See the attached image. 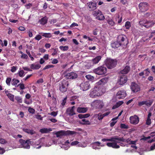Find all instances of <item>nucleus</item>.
<instances>
[{"instance_id": "obj_43", "label": "nucleus", "mask_w": 155, "mask_h": 155, "mask_svg": "<svg viewBox=\"0 0 155 155\" xmlns=\"http://www.w3.org/2000/svg\"><path fill=\"white\" fill-rule=\"evenodd\" d=\"M53 52L52 53V56H54L56 55L58 51V48H53Z\"/></svg>"}, {"instance_id": "obj_45", "label": "nucleus", "mask_w": 155, "mask_h": 155, "mask_svg": "<svg viewBox=\"0 0 155 155\" xmlns=\"http://www.w3.org/2000/svg\"><path fill=\"white\" fill-rule=\"evenodd\" d=\"M11 81V78L8 77L7 78L6 80V83L7 85L8 86H10V82Z\"/></svg>"}, {"instance_id": "obj_28", "label": "nucleus", "mask_w": 155, "mask_h": 155, "mask_svg": "<svg viewBox=\"0 0 155 155\" xmlns=\"http://www.w3.org/2000/svg\"><path fill=\"white\" fill-rule=\"evenodd\" d=\"M23 130L28 134H30L31 135H33L36 133V132L35 131H34L32 130H30L27 128H23Z\"/></svg>"}, {"instance_id": "obj_14", "label": "nucleus", "mask_w": 155, "mask_h": 155, "mask_svg": "<svg viewBox=\"0 0 155 155\" xmlns=\"http://www.w3.org/2000/svg\"><path fill=\"white\" fill-rule=\"evenodd\" d=\"M80 88L83 91H87L91 87L90 84L88 81L82 83L80 85Z\"/></svg>"}, {"instance_id": "obj_23", "label": "nucleus", "mask_w": 155, "mask_h": 155, "mask_svg": "<svg viewBox=\"0 0 155 155\" xmlns=\"http://www.w3.org/2000/svg\"><path fill=\"white\" fill-rule=\"evenodd\" d=\"M130 69V67L128 66H126L124 69L120 71V73L123 74H127L129 71Z\"/></svg>"}, {"instance_id": "obj_12", "label": "nucleus", "mask_w": 155, "mask_h": 155, "mask_svg": "<svg viewBox=\"0 0 155 155\" xmlns=\"http://www.w3.org/2000/svg\"><path fill=\"white\" fill-rule=\"evenodd\" d=\"M129 120L130 123L136 125L139 122V117L136 115L130 116V117Z\"/></svg>"}, {"instance_id": "obj_42", "label": "nucleus", "mask_w": 155, "mask_h": 155, "mask_svg": "<svg viewBox=\"0 0 155 155\" xmlns=\"http://www.w3.org/2000/svg\"><path fill=\"white\" fill-rule=\"evenodd\" d=\"M125 26L126 29H129L131 26L130 23L129 21H127L126 22Z\"/></svg>"}, {"instance_id": "obj_9", "label": "nucleus", "mask_w": 155, "mask_h": 155, "mask_svg": "<svg viewBox=\"0 0 155 155\" xmlns=\"http://www.w3.org/2000/svg\"><path fill=\"white\" fill-rule=\"evenodd\" d=\"M138 7L142 12H145L149 9V5L148 3L147 2H140L139 4Z\"/></svg>"}, {"instance_id": "obj_26", "label": "nucleus", "mask_w": 155, "mask_h": 155, "mask_svg": "<svg viewBox=\"0 0 155 155\" xmlns=\"http://www.w3.org/2000/svg\"><path fill=\"white\" fill-rule=\"evenodd\" d=\"M102 57L101 56L99 55L96 57L95 58L93 59L92 61L93 64H97L99 61L101 59Z\"/></svg>"}, {"instance_id": "obj_46", "label": "nucleus", "mask_w": 155, "mask_h": 155, "mask_svg": "<svg viewBox=\"0 0 155 155\" xmlns=\"http://www.w3.org/2000/svg\"><path fill=\"white\" fill-rule=\"evenodd\" d=\"M19 86L20 89L21 90H24L25 89L24 84L23 83H20L17 86V87Z\"/></svg>"}, {"instance_id": "obj_31", "label": "nucleus", "mask_w": 155, "mask_h": 155, "mask_svg": "<svg viewBox=\"0 0 155 155\" xmlns=\"http://www.w3.org/2000/svg\"><path fill=\"white\" fill-rule=\"evenodd\" d=\"M47 21V19L46 17H44L41 18L39 21L40 23L42 25L45 24Z\"/></svg>"}, {"instance_id": "obj_10", "label": "nucleus", "mask_w": 155, "mask_h": 155, "mask_svg": "<svg viewBox=\"0 0 155 155\" xmlns=\"http://www.w3.org/2000/svg\"><path fill=\"white\" fill-rule=\"evenodd\" d=\"M19 142L21 144V145L22 147L27 149H29L30 148V146L29 145V143L31 142L29 140H28L25 141L22 139H20L19 141Z\"/></svg>"}, {"instance_id": "obj_30", "label": "nucleus", "mask_w": 155, "mask_h": 155, "mask_svg": "<svg viewBox=\"0 0 155 155\" xmlns=\"http://www.w3.org/2000/svg\"><path fill=\"white\" fill-rule=\"evenodd\" d=\"M51 130H52L51 128L48 129L47 128H44L40 129L39 131L41 133L46 134L49 133Z\"/></svg>"}, {"instance_id": "obj_4", "label": "nucleus", "mask_w": 155, "mask_h": 155, "mask_svg": "<svg viewBox=\"0 0 155 155\" xmlns=\"http://www.w3.org/2000/svg\"><path fill=\"white\" fill-rule=\"evenodd\" d=\"M117 40L121 44V46L123 48L126 47L128 41L126 36L123 35H120L117 37Z\"/></svg>"}, {"instance_id": "obj_5", "label": "nucleus", "mask_w": 155, "mask_h": 155, "mask_svg": "<svg viewBox=\"0 0 155 155\" xmlns=\"http://www.w3.org/2000/svg\"><path fill=\"white\" fill-rule=\"evenodd\" d=\"M76 132L70 130L65 131L62 130L56 132V135L57 137H61L63 136H67L76 134Z\"/></svg>"}, {"instance_id": "obj_20", "label": "nucleus", "mask_w": 155, "mask_h": 155, "mask_svg": "<svg viewBox=\"0 0 155 155\" xmlns=\"http://www.w3.org/2000/svg\"><path fill=\"white\" fill-rule=\"evenodd\" d=\"M88 5V7L89 10L90 11H94L96 8V4L92 2H90L87 3Z\"/></svg>"}, {"instance_id": "obj_7", "label": "nucleus", "mask_w": 155, "mask_h": 155, "mask_svg": "<svg viewBox=\"0 0 155 155\" xmlns=\"http://www.w3.org/2000/svg\"><path fill=\"white\" fill-rule=\"evenodd\" d=\"M91 105L96 109H101L104 107V103L102 101L96 100L91 103Z\"/></svg>"}, {"instance_id": "obj_18", "label": "nucleus", "mask_w": 155, "mask_h": 155, "mask_svg": "<svg viewBox=\"0 0 155 155\" xmlns=\"http://www.w3.org/2000/svg\"><path fill=\"white\" fill-rule=\"evenodd\" d=\"M127 96L126 92L124 90L119 91L117 94L116 96L119 99H124Z\"/></svg>"}, {"instance_id": "obj_56", "label": "nucleus", "mask_w": 155, "mask_h": 155, "mask_svg": "<svg viewBox=\"0 0 155 155\" xmlns=\"http://www.w3.org/2000/svg\"><path fill=\"white\" fill-rule=\"evenodd\" d=\"M79 142H78V141L77 140H75L74 141L72 142L71 143V145L72 146H75L77 144H78V143H79Z\"/></svg>"}, {"instance_id": "obj_38", "label": "nucleus", "mask_w": 155, "mask_h": 155, "mask_svg": "<svg viewBox=\"0 0 155 155\" xmlns=\"http://www.w3.org/2000/svg\"><path fill=\"white\" fill-rule=\"evenodd\" d=\"M68 46H61L59 47V48L62 51H65L68 49Z\"/></svg>"}, {"instance_id": "obj_54", "label": "nucleus", "mask_w": 155, "mask_h": 155, "mask_svg": "<svg viewBox=\"0 0 155 155\" xmlns=\"http://www.w3.org/2000/svg\"><path fill=\"white\" fill-rule=\"evenodd\" d=\"M42 38V37L41 35H37L36 36L35 38V39L38 41L40 40Z\"/></svg>"}, {"instance_id": "obj_61", "label": "nucleus", "mask_w": 155, "mask_h": 155, "mask_svg": "<svg viewBox=\"0 0 155 155\" xmlns=\"http://www.w3.org/2000/svg\"><path fill=\"white\" fill-rule=\"evenodd\" d=\"M66 99L67 98H65L62 101L61 103V104L62 106H64L65 105L66 102Z\"/></svg>"}, {"instance_id": "obj_24", "label": "nucleus", "mask_w": 155, "mask_h": 155, "mask_svg": "<svg viewBox=\"0 0 155 155\" xmlns=\"http://www.w3.org/2000/svg\"><path fill=\"white\" fill-rule=\"evenodd\" d=\"M66 113L67 115L69 116H72L76 114L74 111L69 107L67 109Z\"/></svg>"}, {"instance_id": "obj_34", "label": "nucleus", "mask_w": 155, "mask_h": 155, "mask_svg": "<svg viewBox=\"0 0 155 155\" xmlns=\"http://www.w3.org/2000/svg\"><path fill=\"white\" fill-rule=\"evenodd\" d=\"M41 35L45 38H49L52 37L51 34L50 33H41Z\"/></svg>"}, {"instance_id": "obj_36", "label": "nucleus", "mask_w": 155, "mask_h": 155, "mask_svg": "<svg viewBox=\"0 0 155 155\" xmlns=\"http://www.w3.org/2000/svg\"><path fill=\"white\" fill-rule=\"evenodd\" d=\"M122 21V17H120L119 15H117L115 18V21H117L118 23L120 24Z\"/></svg>"}, {"instance_id": "obj_41", "label": "nucleus", "mask_w": 155, "mask_h": 155, "mask_svg": "<svg viewBox=\"0 0 155 155\" xmlns=\"http://www.w3.org/2000/svg\"><path fill=\"white\" fill-rule=\"evenodd\" d=\"M15 100L17 102L19 103H22V99L21 97L19 96H16L15 97Z\"/></svg>"}, {"instance_id": "obj_64", "label": "nucleus", "mask_w": 155, "mask_h": 155, "mask_svg": "<svg viewBox=\"0 0 155 155\" xmlns=\"http://www.w3.org/2000/svg\"><path fill=\"white\" fill-rule=\"evenodd\" d=\"M117 121H113L111 122L110 124V126L111 127H113L115 124L117 123Z\"/></svg>"}, {"instance_id": "obj_57", "label": "nucleus", "mask_w": 155, "mask_h": 155, "mask_svg": "<svg viewBox=\"0 0 155 155\" xmlns=\"http://www.w3.org/2000/svg\"><path fill=\"white\" fill-rule=\"evenodd\" d=\"M57 114L58 113L57 112L53 111L50 114L54 117H55L57 115Z\"/></svg>"}, {"instance_id": "obj_47", "label": "nucleus", "mask_w": 155, "mask_h": 155, "mask_svg": "<svg viewBox=\"0 0 155 155\" xmlns=\"http://www.w3.org/2000/svg\"><path fill=\"white\" fill-rule=\"evenodd\" d=\"M85 77L87 79L90 80H92L94 79V77L93 76L89 74L86 75L85 76Z\"/></svg>"}, {"instance_id": "obj_13", "label": "nucleus", "mask_w": 155, "mask_h": 155, "mask_svg": "<svg viewBox=\"0 0 155 155\" xmlns=\"http://www.w3.org/2000/svg\"><path fill=\"white\" fill-rule=\"evenodd\" d=\"M94 15L97 16L96 18L99 20H103L105 18V17L101 12L99 10H96L94 12Z\"/></svg>"}, {"instance_id": "obj_51", "label": "nucleus", "mask_w": 155, "mask_h": 155, "mask_svg": "<svg viewBox=\"0 0 155 155\" xmlns=\"http://www.w3.org/2000/svg\"><path fill=\"white\" fill-rule=\"evenodd\" d=\"M28 111L31 113L33 114L35 112V110L31 107H29L28 109Z\"/></svg>"}, {"instance_id": "obj_53", "label": "nucleus", "mask_w": 155, "mask_h": 155, "mask_svg": "<svg viewBox=\"0 0 155 155\" xmlns=\"http://www.w3.org/2000/svg\"><path fill=\"white\" fill-rule=\"evenodd\" d=\"M120 138H122L123 140H124V141H121L122 142H126L127 143H128L129 144V143L131 141L130 139L129 138H128L127 140H125L123 137H120Z\"/></svg>"}, {"instance_id": "obj_29", "label": "nucleus", "mask_w": 155, "mask_h": 155, "mask_svg": "<svg viewBox=\"0 0 155 155\" xmlns=\"http://www.w3.org/2000/svg\"><path fill=\"white\" fill-rule=\"evenodd\" d=\"M41 66L39 64H37L35 65L34 64H32L30 65V68L31 69L35 70H37L40 68L41 67Z\"/></svg>"}, {"instance_id": "obj_32", "label": "nucleus", "mask_w": 155, "mask_h": 155, "mask_svg": "<svg viewBox=\"0 0 155 155\" xmlns=\"http://www.w3.org/2000/svg\"><path fill=\"white\" fill-rule=\"evenodd\" d=\"M90 116L89 114H79L78 115V117L80 119H82L83 118H87Z\"/></svg>"}, {"instance_id": "obj_63", "label": "nucleus", "mask_w": 155, "mask_h": 155, "mask_svg": "<svg viewBox=\"0 0 155 155\" xmlns=\"http://www.w3.org/2000/svg\"><path fill=\"white\" fill-rule=\"evenodd\" d=\"M58 61L56 59H54L52 61V62H51L52 64H57V63H58Z\"/></svg>"}, {"instance_id": "obj_49", "label": "nucleus", "mask_w": 155, "mask_h": 155, "mask_svg": "<svg viewBox=\"0 0 155 155\" xmlns=\"http://www.w3.org/2000/svg\"><path fill=\"white\" fill-rule=\"evenodd\" d=\"M97 119L99 120H102L104 117L103 114H97Z\"/></svg>"}, {"instance_id": "obj_52", "label": "nucleus", "mask_w": 155, "mask_h": 155, "mask_svg": "<svg viewBox=\"0 0 155 155\" xmlns=\"http://www.w3.org/2000/svg\"><path fill=\"white\" fill-rule=\"evenodd\" d=\"M54 66L53 65H47L46 66L43 68V70H45L54 67Z\"/></svg>"}, {"instance_id": "obj_44", "label": "nucleus", "mask_w": 155, "mask_h": 155, "mask_svg": "<svg viewBox=\"0 0 155 155\" xmlns=\"http://www.w3.org/2000/svg\"><path fill=\"white\" fill-rule=\"evenodd\" d=\"M120 127L122 129H127L129 127L127 125H126L124 124H121L120 125Z\"/></svg>"}, {"instance_id": "obj_6", "label": "nucleus", "mask_w": 155, "mask_h": 155, "mask_svg": "<svg viewBox=\"0 0 155 155\" xmlns=\"http://www.w3.org/2000/svg\"><path fill=\"white\" fill-rule=\"evenodd\" d=\"M94 72L96 74L99 75H104L107 72L106 68L103 66H101L94 69Z\"/></svg>"}, {"instance_id": "obj_58", "label": "nucleus", "mask_w": 155, "mask_h": 155, "mask_svg": "<svg viewBox=\"0 0 155 155\" xmlns=\"http://www.w3.org/2000/svg\"><path fill=\"white\" fill-rule=\"evenodd\" d=\"M98 32V30L97 28H96L93 30V32L94 35H97V32Z\"/></svg>"}, {"instance_id": "obj_27", "label": "nucleus", "mask_w": 155, "mask_h": 155, "mask_svg": "<svg viewBox=\"0 0 155 155\" xmlns=\"http://www.w3.org/2000/svg\"><path fill=\"white\" fill-rule=\"evenodd\" d=\"M108 78L107 77H105L101 79L98 82L99 84H104L107 83L108 81Z\"/></svg>"}, {"instance_id": "obj_3", "label": "nucleus", "mask_w": 155, "mask_h": 155, "mask_svg": "<svg viewBox=\"0 0 155 155\" xmlns=\"http://www.w3.org/2000/svg\"><path fill=\"white\" fill-rule=\"evenodd\" d=\"M68 85V81L65 80H63L59 83V87L60 91L62 93L66 92L67 90Z\"/></svg>"}, {"instance_id": "obj_25", "label": "nucleus", "mask_w": 155, "mask_h": 155, "mask_svg": "<svg viewBox=\"0 0 155 155\" xmlns=\"http://www.w3.org/2000/svg\"><path fill=\"white\" fill-rule=\"evenodd\" d=\"M87 107H79L77 108V111L79 113H85L87 111Z\"/></svg>"}, {"instance_id": "obj_39", "label": "nucleus", "mask_w": 155, "mask_h": 155, "mask_svg": "<svg viewBox=\"0 0 155 155\" xmlns=\"http://www.w3.org/2000/svg\"><path fill=\"white\" fill-rule=\"evenodd\" d=\"M107 21L109 25L111 26H114L115 24V22L111 19H109L107 20Z\"/></svg>"}, {"instance_id": "obj_2", "label": "nucleus", "mask_w": 155, "mask_h": 155, "mask_svg": "<svg viewBox=\"0 0 155 155\" xmlns=\"http://www.w3.org/2000/svg\"><path fill=\"white\" fill-rule=\"evenodd\" d=\"M105 64L108 69L114 68L117 64L116 59H113L110 58H107L105 61Z\"/></svg>"}, {"instance_id": "obj_55", "label": "nucleus", "mask_w": 155, "mask_h": 155, "mask_svg": "<svg viewBox=\"0 0 155 155\" xmlns=\"http://www.w3.org/2000/svg\"><path fill=\"white\" fill-rule=\"evenodd\" d=\"M151 124V120L150 118H147L146 121V124L147 125H150Z\"/></svg>"}, {"instance_id": "obj_15", "label": "nucleus", "mask_w": 155, "mask_h": 155, "mask_svg": "<svg viewBox=\"0 0 155 155\" xmlns=\"http://www.w3.org/2000/svg\"><path fill=\"white\" fill-rule=\"evenodd\" d=\"M153 101L152 100L143 101L138 102V105L139 107H141L144 105H145L147 106L150 107L152 104Z\"/></svg>"}, {"instance_id": "obj_62", "label": "nucleus", "mask_w": 155, "mask_h": 155, "mask_svg": "<svg viewBox=\"0 0 155 155\" xmlns=\"http://www.w3.org/2000/svg\"><path fill=\"white\" fill-rule=\"evenodd\" d=\"M16 67L14 66L12 67L11 71L12 72H14L16 71Z\"/></svg>"}, {"instance_id": "obj_35", "label": "nucleus", "mask_w": 155, "mask_h": 155, "mask_svg": "<svg viewBox=\"0 0 155 155\" xmlns=\"http://www.w3.org/2000/svg\"><path fill=\"white\" fill-rule=\"evenodd\" d=\"M8 97L10 99V100L14 102V95L11 93H8L6 94Z\"/></svg>"}, {"instance_id": "obj_48", "label": "nucleus", "mask_w": 155, "mask_h": 155, "mask_svg": "<svg viewBox=\"0 0 155 155\" xmlns=\"http://www.w3.org/2000/svg\"><path fill=\"white\" fill-rule=\"evenodd\" d=\"M7 143V141L3 138H0V143L2 144H5Z\"/></svg>"}, {"instance_id": "obj_59", "label": "nucleus", "mask_w": 155, "mask_h": 155, "mask_svg": "<svg viewBox=\"0 0 155 155\" xmlns=\"http://www.w3.org/2000/svg\"><path fill=\"white\" fill-rule=\"evenodd\" d=\"M21 57L22 58L27 59L28 58V56L26 54H24L21 56Z\"/></svg>"}, {"instance_id": "obj_1", "label": "nucleus", "mask_w": 155, "mask_h": 155, "mask_svg": "<svg viewBox=\"0 0 155 155\" xmlns=\"http://www.w3.org/2000/svg\"><path fill=\"white\" fill-rule=\"evenodd\" d=\"M140 25L148 28L153 27L155 24V20H147L146 19H141L139 22Z\"/></svg>"}, {"instance_id": "obj_33", "label": "nucleus", "mask_w": 155, "mask_h": 155, "mask_svg": "<svg viewBox=\"0 0 155 155\" xmlns=\"http://www.w3.org/2000/svg\"><path fill=\"white\" fill-rule=\"evenodd\" d=\"M19 80L13 78L12 81V84L13 85H15V87H17V84L19 82Z\"/></svg>"}, {"instance_id": "obj_22", "label": "nucleus", "mask_w": 155, "mask_h": 155, "mask_svg": "<svg viewBox=\"0 0 155 155\" xmlns=\"http://www.w3.org/2000/svg\"><path fill=\"white\" fill-rule=\"evenodd\" d=\"M116 140L119 141H124L122 138L118 137L117 136L113 137H111V138L108 139V141L113 142H117Z\"/></svg>"}, {"instance_id": "obj_17", "label": "nucleus", "mask_w": 155, "mask_h": 155, "mask_svg": "<svg viewBox=\"0 0 155 155\" xmlns=\"http://www.w3.org/2000/svg\"><path fill=\"white\" fill-rule=\"evenodd\" d=\"M130 88L132 91L134 92H136L140 90V88L139 85L137 84L132 82L130 86Z\"/></svg>"}, {"instance_id": "obj_37", "label": "nucleus", "mask_w": 155, "mask_h": 155, "mask_svg": "<svg viewBox=\"0 0 155 155\" xmlns=\"http://www.w3.org/2000/svg\"><path fill=\"white\" fill-rule=\"evenodd\" d=\"M81 124H83L90 125L91 124L90 122L87 120H86L85 119H82L81 120Z\"/></svg>"}, {"instance_id": "obj_16", "label": "nucleus", "mask_w": 155, "mask_h": 155, "mask_svg": "<svg viewBox=\"0 0 155 155\" xmlns=\"http://www.w3.org/2000/svg\"><path fill=\"white\" fill-rule=\"evenodd\" d=\"M64 77L67 79H73L77 78L78 74L74 72H71L65 74Z\"/></svg>"}, {"instance_id": "obj_8", "label": "nucleus", "mask_w": 155, "mask_h": 155, "mask_svg": "<svg viewBox=\"0 0 155 155\" xmlns=\"http://www.w3.org/2000/svg\"><path fill=\"white\" fill-rule=\"evenodd\" d=\"M101 93L99 88L96 87L91 90L89 95L91 97L94 98L95 97L100 96Z\"/></svg>"}, {"instance_id": "obj_50", "label": "nucleus", "mask_w": 155, "mask_h": 155, "mask_svg": "<svg viewBox=\"0 0 155 155\" xmlns=\"http://www.w3.org/2000/svg\"><path fill=\"white\" fill-rule=\"evenodd\" d=\"M26 51L27 54L28 55L29 57L31 58V60L32 61L34 60V58L31 56V55L30 54L29 51L28 50H26Z\"/></svg>"}, {"instance_id": "obj_11", "label": "nucleus", "mask_w": 155, "mask_h": 155, "mask_svg": "<svg viewBox=\"0 0 155 155\" xmlns=\"http://www.w3.org/2000/svg\"><path fill=\"white\" fill-rule=\"evenodd\" d=\"M127 78L126 76L122 75L119 77L117 83L119 85H123L125 84L127 81Z\"/></svg>"}, {"instance_id": "obj_40", "label": "nucleus", "mask_w": 155, "mask_h": 155, "mask_svg": "<svg viewBox=\"0 0 155 155\" xmlns=\"http://www.w3.org/2000/svg\"><path fill=\"white\" fill-rule=\"evenodd\" d=\"M18 75L20 77H23L25 75V72L23 70H21L19 71L18 73Z\"/></svg>"}, {"instance_id": "obj_21", "label": "nucleus", "mask_w": 155, "mask_h": 155, "mask_svg": "<svg viewBox=\"0 0 155 155\" xmlns=\"http://www.w3.org/2000/svg\"><path fill=\"white\" fill-rule=\"evenodd\" d=\"M120 44L117 40V41H112L110 45L112 48H115L121 46Z\"/></svg>"}, {"instance_id": "obj_19", "label": "nucleus", "mask_w": 155, "mask_h": 155, "mask_svg": "<svg viewBox=\"0 0 155 155\" xmlns=\"http://www.w3.org/2000/svg\"><path fill=\"white\" fill-rule=\"evenodd\" d=\"M117 143H120L119 141L113 142L112 143H107V145L108 147H112L114 148L117 149L120 148V146L117 144Z\"/></svg>"}, {"instance_id": "obj_60", "label": "nucleus", "mask_w": 155, "mask_h": 155, "mask_svg": "<svg viewBox=\"0 0 155 155\" xmlns=\"http://www.w3.org/2000/svg\"><path fill=\"white\" fill-rule=\"evenodd\" d=\"M5 150L4 148L0 147V154H3L5 152Z\"/></svg>"}]
</instances>
